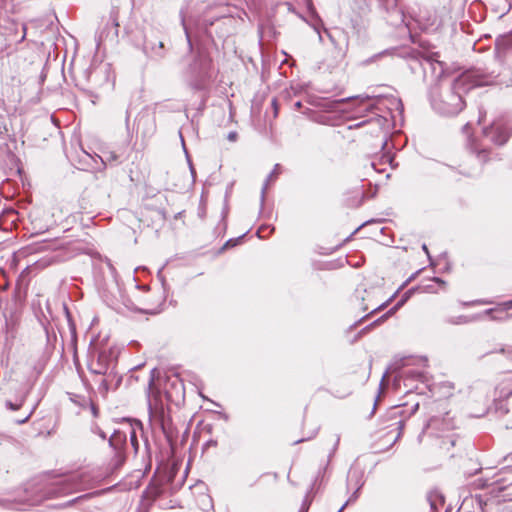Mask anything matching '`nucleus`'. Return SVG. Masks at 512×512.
Listing matches in <instances>:
<instances>
[{"label":"nucleus","instance_id":"f3484780","mask_svg":"<svg viewBox=\"0 0 512 512\" xmlns=\"http://www.w3.org/2000/svg\"><path fill=\"white\" fill-rule=\"evenodd\" d=\"M500 306H501L502 310H510V309H512V300L506 301V302L502 303Z\"/></svg>","mask_w":512,"mask_h":512},{"label":"nucleus","instance_id":"a878e982","mask_svg":"<svg viewBox=\"0 0 512 512\" xmlns=\"http://www.w3.org/2000/svg\"><path fill=\"white\" fill-rule=\"evenodd\" d=\"M86 253H87L89 256H96V254H95V253H91V252H86ZM97 256H99V255L97 254Z\"/></svg>","mask_w":512,"mask_h":512},{"label":"nucleus","instance_id":"f257e3e1","mask_svg":"<svg viewBox=\"0 0 512 512\" xmlns=\"http://www.w3.org/2000/svg\"><path fill=\"white\" fill-rule=\"evenodd\" d=\"M210 68L211 60L205 54H199L190 65L189 71L192 77L191 85L195 89H201L203 83L211 77Z\"/></svg>","mask_w":512,"mask_h":512},{"label":"nucleus","instance_id":"7c9ffc66","mask_svg":"<svg viewBox=\"0 0 512 512\" xmlns=\"http://www.w3.org/2000/svg\"><path fill=\"white\" fill-rule=\"evenodd\" d=\"M505 427H506L507 429H512V425H511V426L506 425Z\"/></svg>","mask_w":512,"mask_h":512},{"label":"nucleus","instance_id":"2eb2a0df","mask_svg":"<svg viewBox=\"0 0 512 512\" xmlns=\"http://www.w3.org/2000/svg\"><path fill=\"white\" fill-rule=\"evenodd\" d=\"M93 432L98 434L102 439H106V434L98 427H93Z\"/></svg>","mask_w":512,"mask_h":512},{"label":"nucleus","instance_id":"c85d7f7f","mask_svg":"<svg viewBox=\"0 0 512 512\" xmlns=\"http://www.w3.org/2000/svg\"><path fill=\"white\" fill-rule=\"evenodd\" d=\"M181 142H182V144H184V139L182 137H181ZM183 147H184V150H186L185 145H183ZM185 152L187 153V151H185Z\"/></svg>","mask_w":512,"mask_h":512},{"label":"nucleus","instance_id":"c756f323","mask_svg":"<svg viewBox=\"0 0 512 512\" xmlns=\"http://www.w3.org/2000/svg\"><path fill=\"white\" fill-rule=\"evenodd\" d=\"M423 250L427 253L426 245H423Z\"/></svg>","mask_w":512,"mask_h":512},{"label":"nucleus","instance_id":"423d86ee","mask_svg":"<svg viewBox=\"0 0 512 512\" xmlns=\"http://www.w3.org/2000/svg\"><path fill=\"white\" fill-rule=\"evenodd\" d=\"M57 243L55 241H43L31 247L29 254H38L54 251Z\"/></svg>","mask_w":512,"mask_h":512},{"label":"nucleus","instance_id":"412c9836","mask_svg":"<svg viewBox=\"0 0 512 512\" xmlns=\"http://www.w3.org/2000/svg\"><path fill=\"white\" fill-rule=\"evenodd\" d=\"M22 30H23V35H22L20 41H23L26 37V31H27L26 25H22Z\"/></svg>","mask_w":512,"mask_h":512},{"label":"nucleus","instance_id":"393cba45","mask_svg":"<svg viewBox=\"0 0 512 512\" xmlns=\"http://www.w3.org/2000/svg\"><path fill=\"white\" fill-rule=\"evenodd\" d=\"M184 29H185V32H186V37H187V39H188V42L190 43V38H189V34H188V32H187V29H186V28H184Z\"/></svg>","mask_w":512,"mask_h":512},{"label":"nucleus","instance_id":"20e7f679","mask_svg":"<svg viewBox=\"0 0 512 512\" xmlns=\"http://www.w3.org/2000/svg\"><path fill=\"white\" fill-rule=\"evenodd\" d=\"M109 369V356L105 353H99L95 360L89 364V370L96 375H106Z\"/></svg>","mask_w":512,"mask_h":512},{"label":"nucleus","instance_id":"aec40b11","mask_svg":"<svg viewBox=\"0 0 512 512\" xmlns=\"http://www.w3.org/2000/svg\"><path fill=\"white\" fill-rule=\"evenodd\" d=\"M216 445H217V441L209 440V441L206 442L205 447L216 446Z\"/></svg>","mask_w":512,"mask_h":512},{"label":"nucleus","instance_id":"b1692460","mask_svg":"<svg viewBox=\"0 0 512 512\" xmlns=\"http://www.w3.org/2000/svg\"><path fill=\"white\" fill-rule=\"evenodd\" d=\"M157 48H158L159 50H161V49L163 48V43H162V42H158V44H157Z\"/></svg>","mask_w":512,"mask_h":512},{"label":"nucleus","instance_id":"9b49d317","mask_svg":"<svg viewBox=\"0 0 512 512\" xmlns=\"http://www.w3.org/2000/svg\"><path fill=\"white\" fill-rule=\"evenodd\" d=\"M129 434H130L131 444L134 447L135 451H137L138 450V441H137L135 430L132 427H129Z\"/></svg>","mask_w":512,"mask_h":512},{"label":"nucleus","instance_id":"5701e85b","mask_svg":"<svg viewBox=\"0 0 512 512\" xmlns=\"http://www.w3.org/2000/svg\"><path fill=\"white\" fill-rule=\"evenodd\" d=\"M151 49H152L153 51H155V54H157L158 56H160V57H162V56H163V55H162V53H158V52L156 51V48H155L154 46H152V47H151Z\"/></svg>","mask_w":512,"mask_h":512},{"label":"nucleus","instance_id":"6e6552de","mask_svg":"<svg viewBox=\"0 0 512 512\" xmlns=\"http://www.w3.org/2000/svg\"><path fill=\"white\" fill-rule=\"evenodd\" d=\"M456 440L453 436H449L447 439H443L439 443V449L444 452H449L451 448L455 446Z\"/></svg>","mask_w":512,"mask_h":512},{"label":"nucleus","instance_id":"4be33fe9","mask_svg":"<svg viewBox=\"0 0 512 512\" xmlns=\"http://www.w3.org/2000/svg\"><path fill=\"white\" fill-rule=\"evenodd\" d=\"M264 230L265 229H258V232H257L258 238L265 236V235H262V232H264Z\"/></svg>","mask_w":512,"mask_h":512},{"label":"nucleus","instance_id":"dca6fc26","mask_svg":"<svg viewBox=\"0 0 512 512\" xmlns=\"http://www.w3.org/2000/svg\"><path fill=\"white\" fill-rule=\"evenodd\" d=\"M90 410H91V413H92V415H93L94 417H97V416H98V413H99L98 408H97V406H96L94 403H92V402H90Z\"/></svg>","mask_w":512,"mask_h":512},{"label":"nucleus","instance_id":"f8f14e48","mask_svg":"<svg viewBox=\"0 0 512 512\" xmlns=\"http://www.w3.org/2000/svg\"><path fill=\"white\" fill-rule=\"evenodd\" d=\"M98 389H99L100 393H102V394H106L108 392L109 383L107 382L106 379L101 380Z\"/></svg>","mask_w":512,"mask_h":512},{"label":"nucleus","instance_id":"6ab92c4d","mask_svg":"<svg viewBox=\"0 0 512 512\" xmlns=\"http://www.w3.org/2000/svg\"><path fill=\"white\" fill-rule=\"evenodd\" d=\"M105 159L108 160V161L116 160L117 156L114 153H108V155L106 156Z\"/></svg>","mask_w":512,"mask_h":512},{"label":"nucleus","instance_id":"f03ea898","mask_svg":"<svg viewBox=\"0 0 512 512\" xmlns=\"http://www.w3.org/2000/svg\"><path fill=\"white\" fill-rule=\"evenodd\" d=\"M127 433L124 431H114L109 439V445L113 448L114 456L112 457L109 467L112 471L120 468L125 462L124 445Z\"/></svg>","mask_w":512,"mask_h":512},{"label":"nucleus","instance_id":"1a4fd4ad","mask_svg":"<svg viewBox=\"0 0 512 512\" xmlns=\"http://www.w3.org/2000/svg\"><path fill=\"white\" fill-rule=\"evenodd\" d=\"M146 493L148 498L156 499L161 495L162 489L159 485L152 484L148 486Z\"/></svg>","mask_w":512,"mask_h":512},{"label":"nucleus","instance_id":"cd10ccee","mask_svg":"<svg viewBox=\"0 0 512 512\" xmlns=\"http://www.w3.org/2000/svg\"><path fill=\"white\" fill-rule=\"evenodd\" d=\"M16 260H17L16 258L12 259V265H16V262H17Z\"/></svg>","mask_w":512,"mask_h":512},{"label":"nucleus","instance_id":"ddd939ff","mask_svg":"<svg viewBox=\"0 0 512 512\" xmlns=\"http://www.w3.org/2000/svg\"><path fill=\"white\" fill-rule=\"evenodd\" d=\"M238 138V134L237 132L235 131H231L228 133L227 135V139L230 141V142H235Z\"/></svg>","mask_w":512,"mask_h":512},{"label":"nucleus","instance_id":"0eeeda50","mask_svg":"<svg viewBox=\"0 0 512 512\" xmlns=\"http://www.w3.org/2000/svg\"><path fill=\"white\" fill-rule=\"evenodd\" d=\"M245 233L241 236H238L236 238H231L229 240H227L225 242V244L221 247V249L219 250L220 253H223L225 251H227L230 247H234V246H237L239 244L242 243L244 237H245Z\"/></svg>","mask_w":512,"mask_h":512},{"label":"nucleus","instance_id":"4468645a","mask_svg":"<svg viewBox=\"0 0 512 512\" xmlns=\"http://www.w3.org/2000/svg\"><path fill=\"white\" fill-rule=\"evenodd\" d=\"M204 500H205L206 503H204L202 509L205 510V509H208V508L212 507V500H211V498L209 496H204Z\"/></svg>","mask_w":512,"mask_h":512},{"label":"nucleus","instance_id":"39448f33","mask_svg":"<svg viewBox=\"0 0 512 512\" xmlns=\"http://www.w3.org/2000/svg\"><path fill=\"white\" fill-rule=\"evenodd\" d=\"M403 428L404 422L399 419H394L391 424L381 428L380 432L388 430L387 434H393L392 444H394L401 437ZM383 435H386V433H383Z\"/></svg>","mask_w":512,"mask_h":512},{"label":"nucleus","instance_id":"9d476101","mask_svg":"<svg viewBox=\"0 0 512 512\" xmlns=\"http://www.w3.org/2000/svg\"><path fill=\"white\" fill-rule=\"evenodd\" d=\"M156 372V369H152L151 370V376H150V379H149V383H148V389H147V395H148V398L150 399L151 397V394L153 393V385H154V374ZM152 404H151V401L149 400V407L151 408Z\"/></svg>","mask_w":512,"mask_h":512},{"label":"nucleus","instance_id":"bb28decb","mask_svg":"<svg viewBox=\"0 0 512 512\" xmlns=\"http://www.w3.org/2000/svg\"><path fill=\"white\" fill-rule=\"evenodd\" d=\"M28 418H29V415L25 419L21 420L20 423L26 422L28 420Z\"/></svg>","mask_w":512,"mask_h":512},{"label":"nucleus","instance_id":"7ed1b4c3","mask_svg":"<svg viewBox=\"0 0 512 512\" xmlns=\"http://www.w3.org/2000/svg\"><path fill=\"white\" fill-rule=\"evenodd\" d=\"M484 134L495 144L502 145L508 140L510 130L505 123L498 121L493 123L490 127L485 128Z\"/></svg>","mask_w":512,"mask_h":512},{"label":"nucleus","instance_id":"a211bd4d","mask_svg":"<svg viewBox=\"0 0 512 512\" xmlns=\"http://www.w3.org/2000/svg\"><path fill=\"white\" fill-rule=\"evenodd\" d=\"M6 406H7L8 408H10L11 410H17V409H19L20 404H19V405H18V404H13L12 402L7 401V402H6Z\"/></svg>","mask_w":512,"mask_h":512}]
</instances>
